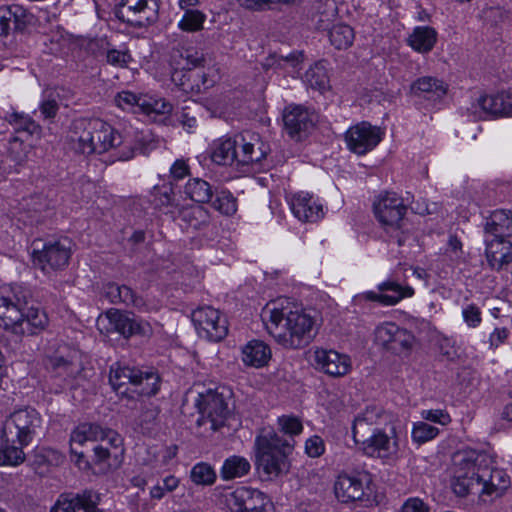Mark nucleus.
<instances>
[{"label": "nucleus", "instance_id": "nucleus-1", "mask_svg": "<svg viewBox=\"0 0 512 512\" xmlns=\"http://www.w3.org/2000/svg\"><path fill=\"white\" fill-rule=\"evenodd\" d=\"M265 314L266 328L275 341L286 349H300L311 343L317 333L316 319L304 309H292L287 302L271 303Z\"/></svg>", "mask_w": 512, "mask_h": 512}, {"label": "nucleus", "instance_id": "nucleus-2", "mask_svg": "<svg viewBox=\"0 0 512 512\" xmlns=\"http://www.w3.org/2000/svg\"><path fill=\"white\" fill-rule=\"evenodd\" d=\"M28 291L19 284L0 288V327L16 336H35L48 325L47 314L27 306Z\"/></svg>", "mask_w": 512, "mask_h": 512}, {"label": "nucleus", "instance_id": "nucleus-3", "mask_svg": "<svg viewBox=\"0 0 512 512\" xmlns=\"http://www.w3.org/2000/svg\"><path fill=\"white\" fill-rule=\"evenodd\" d=\"M281 436L275 432H267L259 435L255 440L256 462L268 476L277 477L287 473L290 468L288 460L295 445L294 435L302 432L303 426L297 417L282 416L278 419Z\"/></svg>", "mask_w": 512, "mask_h": 512}, {"label": "nucleus", "instance_id": "nucleus-4", "mask_svg": "<svg viewBox=\"0 0 512 512\" xmlns=\"http://www.w3.org/2000/svg\"><path fill=\"white\" fill-rule=\"evenodd\" d=\"M42 428L40 413L30 407L15 410L3 422L0 434V465L18 466L25 461L23 448Z\"/></svg>", "mask_w": 512, "mask_h": 512}, {"label": "nucleus", "instance_id": "nucleus-5", "mask_svg": "<svg viewBox=\"0 0 512 512\" xmlns=\"http://www.w3.org/2000/svg\"><path fill=\"white\" fill-rule=\"evenodd\" d=\"M109 383L117 395L136 393L151 397L160 390L161 378L154 369H140L115 363L110 367Z\"/></svg>", "mask_w": 512, "mask_h": 512}, {"label": "nucleus", "instance_id": "nucleus-6", "mask_svg": "<svg viewBox=\"0 0 512 512\" xmlns=\"http://www.w3.org/2000/svg\"><path fill=\"white\" fill-rule=\"evenodd\" d=\"M109 383L117 395L136 393L151 397L160 390L161 378L154 369H140L115 363L110 367Z\"/></svg>", "mask_w": 512, "mask_h": 512}, {"label": "nucleus", "instance_id": "nucleus-7", "mask_svg": "<svg viewBox=\"0 0 512 512\" xmlns=\"http://www.w3.org/2000/svg\"><path fill=\"white\" fill-rule=\"evenodd\" d=\"M195 406L201 415L197 420L198 425L209 423L213 431L223 427L230 414L226 398L216 390L199 394Z\"/></svg>", "mask_w": 512, "mask_h": 512}, {"label": "nucleus", "instance_id": "nucleus-8", "mask_svg": "<svg viewBox=\"0 0 512 512\" xmlns=\"http://www.w3.org/2000/svg\"><path fill=\"white\" fill-rule=\"evenodd\" d=\"M192 322L200 337L213 342L223 340L228 334V322L221 312L211 306H203L192 312Z\"/></svg>", "mask_w": 512, "mask_h": 512}, {"label": "nucleus", "instance_id": "nucleus-9", "mask_svg": "<svg viewBox=\"0 0 512 512\" xmlns=\"http://www.w3.org/2000/svg\"><path fill=\"white\" fill-rule=\"evenodd\" d=\"M375 342L396 355H408L414 346L415 337L407 329L386 322L375 329Z\"/></svg>", "mask_w": 512, "mask_h": 512}, {"label": "nucleus", "instance_id": "nucleus-10", "mask_svg": "<svg viewBox=\"0 0 512 512\" xmlns=\"http://www.w3.org/2000/svg\"><path fill=\"white\" fill-rule=\"evenodd\" d=\"M478 458V480L480 482V499L484 503L492 502L501 497L510 486V478L507 473L499 468L483 465L485 458Z\"/></svg>", "mask_w": 512, "mask_h": 512}, {"label": "nucleus", "instance_id": "nucleus-11", "mask_svg": "<svg viewBox=\"0 0 512 512\" xmlns=\"http://www.w3.org/2000/svg\"><path fill=\"white\" fill-rule=\"evenodd\" d=\"M158 11L157 0H122L118 15L128 24L142 28L157 21Z\"/></svg>", "mask_w": 512, "mask_h": 512}, {"label": "nucleus", "instance_id": "nucleus-12", "mask_svg": "<svg viewBox=\"0 0 512 512\" xmlns=\"http://www.w3.org/2000/svg\"><path fill=\"white\" fill-rule=\"evenodd\" d=\"M471 109L481 119H498L512 117V91L480 95L472 103Z\"/></svg>", "mask_w": 512, "mask_h": 512}, {"label": "nucleus", "instance_id": "nucleus-13", "mask_svg": "<svg viewBox=\"0 0 512 512\" xmlns=\"http://www.w3.org/2000/svg\"><path fill=\"white\" fill-rule=\"evenodd\" d=\"M45 366L52 376L60 378L67 383L77 379L83 371L79 353L68 347L48 356Z\"/></svg>", "mask_w": 512, "mask_h": 512}, {"label": "nucleus", "instance_id": "nucleus-14", "mask_svg": "<svg viewBox=\"0 0 512 512\" xmlns=\"http://www.w3.org/2000/svg\"><path fill=\"white\" fill-rule=\"evenodd\" d=\"M370 475L368 473H340L334 482V494L341 503L360 501L369 489Z\"/></svg>", "mask_w": 512, "mask_h": 512}, {"label": "nucleus", "instance_id": "nucleus-15", "mask_svg": "<svg viewBox=\"0 0 512 512\" xmlns=\"http://www.w3.org/2000/svg\"><path fill=\"white\" fill-rule=\"evenodd\" d=\"M203 62V53L194 46H179L174 48L169 58V64L172 69V81L187 91L188 88L183 80L186 75L182 74V72L197 68L201 66Z\"/></svg>", "mask_w": 512, "mask_h": 512}, {"label": "nucleus", "instance_id": "nucleus-16", "mask_svg": "<svg viewBox=\"0 0 512 512\" xmlns=\"http://www.w3.org/2000/svg\"><path fill=\"white\" fill-rule=\"evenodd\" d=\"M71 257V242L67 238L49 242L40 251L33 252V261L42 271L58 270L68 265Z\"/></svg>", "mask_w": 512, "mask_h": 512}, {"label": "nucleus", "instance_id": "nucleus-17", "mask_svg": "<svg viewBox=\"0 0 512 512\" xmlns=\"http://www.w3.org/2000/svg\"><path fill=\"white\" fill-rule=\"evenodd\" d=\"M101 501L100 494L91 489H85L79 493H63L50 512H104L98 508Z\"/></svg>", "mask_w": 512, "mask_h": 512}, {"label": "nucleus", "instance_id": "nucleus-18", "mask_svg": "<svg viewBox=\"0 0 512 512\" xmlns=\"http://www.w3.org/2000/svg\"><path fill=\"white\" fill-rule=\"evenodd\" d=\"M374 213L385 228L396 227L403 222L407 213V206L396 193L386 192L374 202Z\"/></svg>", "mask_w": 512, "mask_h": 512}, {"label": "nucleus", "instance_id": "nucleus-19", "mask_svg": "<svg viewBox=\"0 0 512 512\" xmlns=\"http://www.w3.org/2000/svg\"><path fill=\"white\" fill-rule=\"evenodd\" d=\"M391 433L392 435H389L378 429L368 437L360 439L358 444L367 456L389 459L398 452V442L394 429L391 430Z\"/></svg>", "mask_w": 512, "mask_h": 512}, {"label": "nucleus", "instance_id": "nucleus-20", "mask_svg": "<svg viewBox=\"0 0 512 512\" xmlns=\"http://www.w3.org/2000/svg\"><path fill=\"white\" fill-rule=\"evenodd\" d=\"M266 503L267 499L261 491L244 486L233 491L228 499L233 512H266Z\"/></svg>", "mask_w": 512, "mask_h": 512}, {"label": "nucleus", "instance_id": "nucleus-21", "mask_svg": "<svg viewBox=\"0 0 512 512\" xmlns=\"http://www.w3.org/2000/svg\"><path fill=\"white\" fill-rule=\"evenodd\" d=\"M314 358L317 368L331 377H342L351 369L350 357L335 350L317 349Z\"/></svg>", "mask_w": 512, "mask_h": 512}, {"label": "nucleus", "instance_id": "nucleus-22", "mask_svg": "<svg viewBox=\"0 0 512 512\" xmlns=\"http://www.w3.org/2000/svg\"><path fill=\"white\" fill-rule=\"evenodd\" d=\"M410 93L430 102H441L448 93V85L441 79L431 76L417 78L410 86Z\"/></svg>", "mask_w": 512, "mask_h": 512}, {"label": "nucleus", "instance_id": "nucleus-23", "mask_svg": "<svg viewBox=\"0 0 512 512\" xmlns=\"http://www.w3.org/2000/svg\"><path fill=\"white\" fill-rule=\"evenodd\" d=\"M107 316L113 329L125 338L134 335L146 336L151 330L147 322L137 319L134 315L114 311L108 312Z\"/></svg>", "mask_w": 512, "mask_h": 512}, {"label": "nucleus", "instance_id": "nucleus-24", "mask_svg": "<svg viewBox=\"0 0 512 512\" xmlns=\"http://www.w3.org/2000/svg\"><path fill=\"white\" fill-rule=\"evenodd\" d=\"M290 204L294 216L302 222H317L324 216L322 205L317 203L309 193L295 194Z\"/></svg>", "mask_w": 512, "mask_h": 512}, {"label": "nucleus", "instance_id": "nucleus-25", "mask_svg": "<svg viewBox=\"0 0 512 512\" xmlns=\"http://www.w3.org/2000/svg\"><path fill=\"white\" fill-rule=\"evenodd\" d=\"M459 472L453 482V492L459 497H466L469 494H478L480 496V482L478 480V458L474 462H465L464 467Z\"/></svg>", "mask_w": 512, "mask_h": 512}, {"label": "nucleus", "instance_id": "nucleus-26", "mask_svg": "<svg viewBox=\"0 0 512 512\" xmlns=\"http://www.w3.org/2000/svg\"><path fill=\"white\" fill-rule=\"evenodd\" d=\"M103 428L94 423L79 424L71 433L70 436V452L77 458V462L84 457L83 451L79 447L88 441H99L102 439Z\"/></svg>", "mask_w": 512, "mask_h": 512}, {"label": "nucleus", "instance_id": "nucleus-27", "mask_svg": "<svg viewBox=\"0 0 512 512\" xmlns=\"http://www.w3.org/2000/svg\"><path fill=\"white\" fill-rule=\"evenodd\" d=\"M381 139L380 130H346L345 132L348 148L359 155L373 149Z\"/></svg>", "mask_w": 512, "mask_h": 512}, {"label": "nucleus", "instance_id": "nucleus-28", "mask_svg": "<svg viewBox=\"0 0 512 512\" xmlns=\"http://www.w3.org/2000/svg\"><path fill=\"white\" fill-rule=\"evenodd\" d=\"M285 128H308L319 124V115L301 105H289L282 113Z\"/></svg>", "mask_w": 512, "mask_h": 512}, {"label": "nucleus", "instance_id": "nucleus-29", "mask_svg": "<svg viewBox=\"0 0 512 512\" xmlns=\"http://www.w3.org/2000/svg\"><path fill=\"white\" fill-rule=\"evenodd\" d=\"M485 253L489 266L500 270L512 262V243L506 239L493 238L487 241Z\"/></svg>", "mask_w": 512, "mask_h": 512}, {"label": "nucleus", "instance_id": "nucleus-30", "mask_svg": "<svg viewBox=\"0 0 512 512\" xmlns=\"http://www.w3.org/2000/svg\"><path fill=\"white\" fill-rule=\"evenodd\" d=\"M380 411L376 407L367 408L358 415L352 426L354 441L358 444L360 439H364L378 430Z\"/></svg>", "mask_w": 512, "mask_h": 512}, {"label": "nucleus", "instance_id": "nucleus-31", "mask_svg": "<svg viewBox=\"0 0 512 512\" xmlns=\"http://www.w3.org/2000/svg\"><path fill=\"white\" fill-rule=\"evenodd\" d=\"M270 358L271 349L261 340H251L242 348V361L247 366L264 367Z\"/></svg>", "mask_w": 512, "mask_h": 512}, {"label": "nucleus", "instance_id": "nucleus-32", "mask_svg": "<svg viewBox=\"0 0 512 512\" xmlns=\"http://www.w3.org/2000/svg\"><path fill=\"white\" fill-rule=\"evenodd\" d=\"M437 37V31L433 27L417 26L409 34L407 44L414 51L425 54L434 48Z\"/></svg>", "mask_w": 512, "mask_h": 512}, {"label": "nucleus", "instance_id": "nucleus-33", "mask_svg": "<svg viewBox=\"0 0 512 512\" xmlns=\"http://www.w3.org/2000/svg\"><path fill=\"white\" fill-rule=\"evenodd\" d=\"M485 232L494 238L506 239L512 235V213L506 210H496L487 219Z\"/></svg>", "mask_w": 512, "mask_h": 512}, {"label": "nucleus", "instance_id": "nucleus-34", "mask_svg": "<svg viewBox=\"0 0 512 512\" xmlns=\"http://www.w3.org/2000/svg\"><path fill=\"white\" fill-rule=\"evenodd\" d=\"M314 10L315 13L312 20L316 28L319 30H329L338 14L335 1L318 0L314 3Z\"/></svg>", "mask_w": 512, "mask_h": 512}, {"label": "nucleus", "instance_id": "nucleus-35", "mask_svg": "<svg viewBox=\"0 0 512 512\" xmlns=\"http://www.w3.org/2000/svg\"><path fill=\"white\" fill-rule=\"evenodd\" d=\"M304 82L312 89L324 92L329 89L330 81L326 62H315L304 74Z\"/></svg>", "mask_w": 512, "mask_h": 512}, {"label": "nucleus", "instance_id": "nucleus-36", "mask_svg": "<svg viewBox=\"0 0 512 512\" xmlns=\"http://www.w3.org/2000/svg\"><path fill=\"white\" fill-rule=\"evenodd\" d=\"M24 16L25 10L19 5L0 7V38L7 37L14 28H17Z\"/></svg>", "mask_w": 512, "mask_h": 512}, {"label": "nucleus", "instance_id": "nucleus-37", "mask_svg": "<svg viewBox=\"0 0 512 512\" xmlns=\"http://www.w3.org/2000/svg\"><path fill=\"white\" fill-rule=\"evenodd\" d=\"M250 469L251 465L246 458L234 455L224 461L220 476L223 480L229 481L247 475Z\"/></svg>", "mask_w": 512, "mask_h": 512}, {"label": "nucleus", "instance_id": "nucleus-38", "mask_svg": "<svg viewBox=\"0 0 512 512\" xmlns=\"http://www.w3.org/2000/svg\"><path fill=\"white\" fill-rule=\"evenodd\" d=\"M140 103L141 113L157 117V116H168L172 113L173 105L162 97H156L151 95H143Z\"/></svg>", "mask_w": 512, "mask_h": 512}, {"label": "nucleus", "instance_id": "nucleus-39", "mask_svg": "<svg viewBox=\"0 0 512 512\" xmlns=\"http://www.w3.org/2000/svg\"><path fill=\"white\" fill-rule=\"evenodd\" d=\"M302 61L303 54L301 52H293L286 57L271 55L265 59L263 66L265 69H280L288 73H297Z\"/></svg>", "mask_w": 512, "mask_h": 512}, {"label": "nucleus", "instance_id": "nucleus-40", "mask_svg": "<svg viewBox=\"0 0 512 512\" xmlns=\"http://www.w3.org/2000/svg\"><path fill=\"white\" fill-rule=\"evenodd\" d=\"M331 45L342 50L349 48L355 39V33L351 26L344 23L333 24L328 30Z\"/></svg>", "mask_w": 512, "mask_h": 512}, {"label": "nucleus", "instance_id": "nucleus-41", "mask_svg": "<svg viewBox=\"0 0 512 512\" xmlns=\"http://www.w3.org/2000/svg\"><path fill=\"white\" fill-rule=\"evenodd\" d=\"M184 192L197 203H207L213 196L211 185L201 178L190 179L185 185Z\"/></svg>", "mask_w": 512, "mask_h": 512}, {"label": "nucleus", "instance_id": "nucleus-42", "mask_svg": "<svg viewBox=\"0 0 512 512\" xmlns=\"http://www.w3.org/2000/svg\"><path fill=\"white\" fill-rule=\"evenodd\" d=\"M105 296L113 304L124 303L126 305L136 306L140 302L130 287L125 285L119 286L115 283L106 285Z\"/></svg>", "mask_w": 512, "mask_h": 512}, {"label": "nucleus", "instance_id": "nucleus-43", "mask_svg": "<svg viewBox=\"0 0 512 512\" xmlns=\"http://www.w3.org/2000/svg\"><path fill=\"white\" fill-rule=\"evenodd\" d=\"M377 289L379 292L386 293V296L393 300L392 303L385 304V306H394L402 299L409 298L414 295V289L411 286H403L392 279L380 283L377 286Z\"/></svg>", "mask_w": 512, "mask_h": 512}, {"label": "nucleus", "instance_id": "nucleus-44", "mask_svg": "<svg viewBox=\"0 0 512 512\" xmlns=\"http://www.w3.org/2000/svg\"><path fill=\"white\" fill-rule=\"evenodd\" d=\"M212 160L218 165H232L238 163L239 153L236 150V141L230 138L222 140L212 153Z\"/></svg>", "mask_w": 512, "mask_h": 512}, {"label": "nucleus", "instance_id": "nucleus-45", "mask_svg": "<svg viewBox=\"0 0 512 512\" xmlns=\"http://www.w3.org/2000/svg\"><path fill=\"white\" fill-rule=\"evenodd\" d=\"M180 215L182 221H184L188 227L196 230L208 225L210 220L208 210L200 205L184 208L181 210Z\"/></svg>", "mask_w": 512, "mask_h": 512}, {"label": "nucleus", "instance_id": "nucleus-46", "mask_svg": "<svg viewBox=\"0 0 512 512\" xmlns=\"http://www.w3.org/2000/svg\"><path fill=\"white\" fill-rule=\"evenodd\" d=\"M17 135L11 136L9 139L8 151L16 164H21L26 158L29 145H25V137L31 136L30 130H16Z\"/></svg>", "mask_w": 512, "mask_h": 512}, {"label": "nucleus", "instance_id": "nucleus-47", "mask_svg": "<svg viewBox=\"0 0 512 512\" xmlns=\"http://www.w3.org/2000/svg\"><path fill=\"white\" fill-rule=\"evenodd\" d=\"M268 146L264 143H258V147L255 148V144L247 142L242 145V151L239 154L238 164L249 165L252 163H258L267 156Z\"/></svg>", "mask_w": 512, "mask_h": 512}, {"label": "nucleus", "instance_id": "nucleus-48", "mask_svg": "<svg viewBox=\"0 0 512 512\" xmlns=\"http://www.w3.org/2000/svg\"><path fill=\"white\" fill-rule=\"evenodd\" d=\"M216 477L215 470L206 462L197 463L190 472V478L196 485L210 486L215 483Z\"/></svg>", "mask_w": 512, "mask_h": 512}, {"label": "nucleus", "instance_id": "nucleus-49", "mask_svg": "<svg viewBox=\"0 0 512 512\" xmlns=\"http://www.w3.org/2000/svg\"><path fill=\"white\" fill-rule=\"evenodd\" d=\"M186 12L178 22V27L185 32H196L203 28L206 16L199 10L185 8Z\"/></svg>", "mask_w": 512, "mask_h": 512}, {"label": "nucleus", "instance_id": "nucleus-50", "mask_svg": "<svg viewBox=\"0 0 512 512\" xmlns=\"http://www.w3.org/2000/svg\"><path fill=\"white\" fill-rule=\"evenodd\" d=\"M439 434V429L424 421L414 423L412 429V439L418 444L426 443L434 439Z\"/></svg>", "mask_w": 512, "mask_h": 512}, {"label": "nucleus", "instance_id": "nucleus-51", "mask_svg": "<svg viewBox=\"0 0 512 512\" xmlns=\"http://www.w3.org/2000/svg\"><path fill=\"white\" fill-rule=\"evenodd\" d=\"M213 207L224 215H233L237 211L236 199L229 191H221L212 203Z\"/></svg>", "mask_w": 512, "mask_h": 512}, {"label": "nucleus", "instance_id": "nucleus-52", "mask_svg": "<svg viewBox=\"0 0 512 512\" xmlns=\"http://www.w3.org/2000/svg\"><path fill=\"white\" fill-rule=\"evenodd\" d=\"M143 95H136L130 91H122L115 97V103L123 110L140 113V101Z\"/></svg>", "mask_w": 512, "mask_h": 512}, {"label": "nucleus", "instance_id": "nucleus-53", "mask_svg": "<svg viewBox=\"0 0 512 512\" xmlns=\"http://www.w3.org/2000/svg\"><path fill=\"white\" fill-rule=\"evenodd\" d=\"M152 196V202L156 208L161 209L163 207L173 206L174 193L171 187H154L152 191Z\"/></svg>", "mask_w": 512, "mask_h": 512}, {"label": "nucleus", "instance_id": "nucleus-54", "mask_svg": "<svg viewBox=\"0 0 512 512\" xmlns=\"http://www.w3.org/2000/svg\"><path fill=\"white\" fill-rule=\"evenodd\" d=\"M135 141L137 143L135 148L143 154L148 153L157 145V140L152 130H138L135 134Z\"/></svg>", "mask_w": 512, "mask_h": 512}, {"label": "nucleus", "instance_id": "nucleus-55", "mask_svg": "<svg viewBox=\"0 0 512 512\" xmlns=\"http://www.w3.org/2000/svg\"><path fill=\"white\" fill-rule=\"evenodd\" d=\"M377 302L385 306V304L392 303L393 300L386 296V293H376L374 291H367L355 295L352 299L354 305H363L365 302Z\"/></svg>", "mask_w": 512, "mask_h": 512}, {"label": "nucleus", "instance_id": "nucleus-56", "mask_svg": "<svg viewBox=\"0 0 512 512\" xmlns=\"http://www.w3.org/2000/svg\"><path fill=\"white\" fill-rule=\"evenodd\" d=\"M179 485V479L169 475L163 479V484H157L151 488L150 495L153 499H162L166 492L174 491Z\"/></svg>", "mask_w": 512, "mask_h": 512}, {"label": "nucleus", "instance_id": "nucleus-57", "mask_svg": "<svg viewBox=\"0 0 512 512\" xmlns=\"http://www.w3.org/2000/svg\"><path fill=\"white\" fill-rule=\"evenodd\" d=\"M102 439H99V441L105 442V446H108L109 449H113V456L115 458L118 457V455H121L123 453L122 446V438L121 436L114 430L111 429H104L103 428Z\"/></svg>", "mask_w": 512, "mask_h": 512}, {"label": "nucleus", "instance_id": "nucleus-58", "mask_svg": "<svg viewBox=\"0 0 512 512\" xmlns=\"http://www.w3.org/2000/svg\"><path fill=\"white\" fill-rule=\"evenodd\" d=\"M421 417L425 421L437 423L442 426L448 425L451 422V417L448 412L442 409L423 410Z\"/></svg>", "mask_w": 512, "mask_h": 512}, {"label": "nucleus", "instance_id": "nucleus-59", "mask_svg": "<svg viewBox=\"0 0 512 512\" xmlns=\"http://www.w3.org/2000/svg\"><path fill=\"white\" fill-rule=\"evenodd\" d=\"M59 110L58 102L55 98H44L39 104L40 117L43 120L53 119Z\"/></svg>", "mask_w": 512, "mask_h": 512}, {"label": "nucleus", "instance_id": "nucleus-60", "mask_svg": "<svg viewBox=\"0 0 512 512\" xmlns=\"http://www.w3.org/2000/svg\"><path fill=\"white\" fill-rule=\"evenodd\" d=\"M106 60L113 66L125 67L130 61V55L126 50L108 49Z\"/></svg>", "mask_w": 512, "mask_h": 512}, {"label": "nucleus", "instance_id": "nucleus-61", "mask_svg": "<svg viewBox=\"0 0 512 512\" xmlns=\"http://www.w3.org/2000/svg\"><path fill=\"white\" fill-rule=\"evenodd\" d=\"M401 512H430V507L422 499L411 497L403 503Z\"/></svg>", "mask_w": 512, "mask_h": 512}, {"label": "nucleus", "instance_id": "nucleus-62", "mask_svg": "<svg viewBox=\"0 0 512 512\" xmlns=\"http://www.w3.org/2000/svg\"><path fill=\"white\" fill-rule=\"evenodd\" d=\"M83 135L79 137L78 149L82 154H91L96 152L95 135L91 134L90 131H85Z\"/></svg>", "mask_w": 512, "mask_h": 512}, {"label": "nucleus", "instance_id": "nucleus-63", "mask_svg": "<svg viewBox=\"0 0 512 512\" xmlns=\"http://www.w3.org/2000/svg\"><path fill=\"white\" fill-rule=\"evenodd\" d=\"M463 318L464 321L470 327H477L481 323V312L480 309L474 305L470 304L463 310Z\"/></svg>", "mask_w": 512, "mask_h": 512}, {"label": "nucleus", "instance_id": "nucleus-64", "mask_svg": "<svg viewBox=\"0 0 512 512\" xmlns=\"http://www.w3.org/2000/svg\"><path fill=\"white\" fill-rule=\"evenodd\" d=\"M306 452L311 457H319L324 452V443L319 436H313L306 441Z\"/></svg>", "mask_w": 512, "mask_h": 512}]
</instances>
